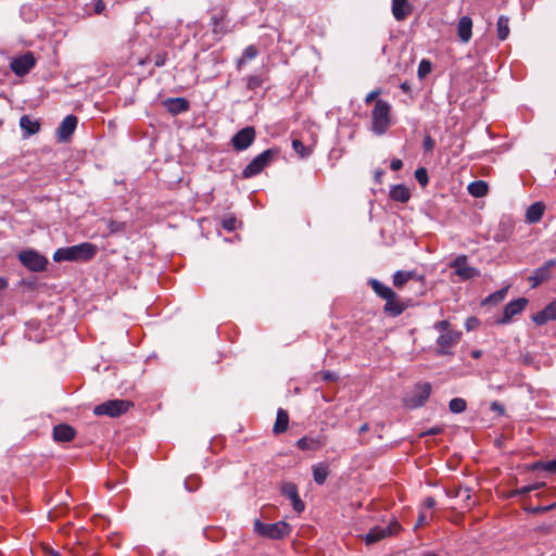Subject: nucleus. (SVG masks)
I'll list each match as a JSON object with an SVG mask.
<instances>
[{
  "instance_id": "f257e3e1",
  "label": "nucleus",
  "mask_w": 556,
  "mask_h": 556,
  "mask_svg": "<svg viewBox=\"0 0 556 556\" xmlns=\"http://www.w3.org/2000/svg\"><path fill=\"white\" fill-rule=\"evenodd\" d=\"M98 252L96 244L83 242L76 245L59 248L53 253V261L60 262H88L92 260Z\"/></svg>"
},
{
  "instance_id": "f03ea898",
  "label": "nucleus",
  "mask_w": 556,
  "mask_h": 556,
  "mask_svg": "<svg viewBox=\"0 0 556 556\" xmlns=\"http://www.w3.org/2000/svg\"><path fill=\"white\" fill-rule=\"evenodd\" d=\"M391 105L384 100H377L371 111V130L381 136L391 126Z\"/></svg>"
},
{
  "instance_id": "7ed1b4c3",
  "label": "nucleus",
  "mask_w": 556,
  "mask_h": 556,
  "mask_svg": "<svg viewBox=\"0 0 556 556\" xmlns=\"http://www.w3.org/2000/svg\"><path fill=\"white\" fill-rule=\"evenodd\" d=\"M254 532L260 536L268 538L271 540H281L287 538L291 532V527L285 521L275 523H265L258 519L254 521Z\"/></svg>"
},
{
  "instance_id": "20e7f679",
  "label": "nucleus",
  "mask_w": 556,
  "mask_h": 556,
  "mask_svg": "<svg viewBox=\"0 0 556 556\" xmlns=\"http://www.w3.org/2000/svg\"><path fill=\"white\" fill-rule=\"evenodd\" d=\"M18 261L29 271L41 273L47 269L48 258L34 249L22 250L17 254Z\"/></svg>"
},
{
  "instance_id": "39448f33",
  "label": "nucleus",
  "mask_w": 556,
  "mask_h": 556,
  "mask_svg": "<svg viewBox=\"0 0 556 556\" xmlns=\"http://www.w3.org/2000/svg\"><path fill=\"white\" fill-rule=\"evenodd\" d=\"M431 391L432 387L429 382L416 383L414 389L403 399L405 407L409 409L422 407L428 401Z\"/></svg>"
},
{
  "instance_id": "423d86ee",
  "label": "nucleus",
  "mask_w": 556,
  "mask_h": 556,
  "mask_svg": "<svg viewBox=\"0 0 556 556\" xmlns=\"http://www.w3.org/2000/svg\"><path fill=\"white\" fill-rule=\"evenodd\" d=\"M130 405V402L125 400H109L97 405L93 409V414L97 416H109L114 418L125 414Z\"/></svg>"
},
{
  "instance_id": "0eeeda50",
  "label": "nucleus",
  "mask_w": 556,
  "mask_h": 556,
  "mask_svg": "<svg viewBox=\"0 0 556 556\" xmlns=\"http://www.w3.org/2000/svg\"><path fill=\"white\" fill-rule=\"evenodd\" d=\"M462 339V331H445V333H441L437 339L435 354L438 356L452 355L453 352L451 349L458 344Z\"/></svg>"
},
{
  "instance_id": "6e6552de",
  "label": "nucleus",
  "mask_w": 556,
  "mask_h": 556,
  "mask_svg": "<svg viewBox=\"0 0 556 556\" xmlns=\"http://www.w3.org/2000/svg\"><path fill=\"white\" fill-rule=\"evenodd\" d=\"M277 149H268L262 152L252 160L242 174H260L277 157Z\"/></svg>"
},
{
  "instance_id": "1a4fd4ad",
  "label": "nucleus",
  "mask_w": 556,
  "mask_h": 556,
  "mask_svg": "<svg viewBox=\"0 0 556 556\" xmlns=\"http://www.w3.org/2000/svg\"><path fill=\"white\" fill-rule=\"evenodd\" d=\"M400 528L401 526L397 521L391 522L386 527L376 526L365 534V542L367 545L377 543L380 540L399 532Z\"/></svg>"
},
{
  "instance_id": "9d476101",
  "label": "nucleus",
  "mask_w": 556,
  "mask_h": 556,
  "mask_svg": "<svg viewBox=\"0 0 556 556\" xmlns=\"http://www.w3.org/2000/svg\"><path fill=\"white\" fill-rule=\"evenodd\" d=\"M254 127L248 126L239 130L231 138V143L235 150L243 151L247 150L255 140Z\"/></svg>"
},
{
  "instance_id": "9b49d317",
  "label": "nucleus",
  "mask_w": 556,
  "mask_h": 556,
  "mask_svg": "<svg viewBox=\"0 0 556 556\" xmlns=\"http://www.w3.org/2000/svg\"><path fill=\"white\" fill-rule=\"evenodd\" d=\"M36 59L31 52H26L18 58H14L10 67L12 72L17 76H24L30 72V70L35 66Z\"/></svg>"
},
{
  "instance_id": "f8f14e48",
  "label": "nucleus",
  "mask_w": 556,
  "mask_h": 556,
  "mask_svg": "<svg viewBox=\"0 0 556 556\" xmlns=\"http://www.w3.org/2000/svg\"><path fill=\"white\" fill-rule=\"evenodd\" d=\"M556 266L555 260H548L542 266L535 268L528 280L531 283V288H536L542 282L547 281L552 275L551 270Z\"/></svg>"
},
{
  "instance_id": "ddd939ff",
  "label": "nucleus",
  "mask_w": 556,
  "mask_h": 556,
  "mask_svg": "<svg viewBox=\"0 0 556 556\" xmlns=\"http://www.w3.org/2000/svg\"><path fill=\"white\" fill-rule=\"evenodd\" d=\"M527 304L528 300L526 298H519L517 300L510 301L504 307L500 324L509 323L514 316L520 314L525 309Z\"/></svg>"
},
{
  "instance_id": "4468645a",
  "label": "nucleus",
  "mask_w": 556,
  "mask_h": 556,
  "mask_svg": "<svg viewBox=\"0 0 556 556\" xmlns=\"http://www.w3.org/2000/svg\"><path fill=\"white\" fill-rule=\"evenodd\" d=\"M78 119L75 115H67L56 129L59 141H67L77 127Z\"/></svg>"
},
{
  "instance_id": "2eb2a0df",
  "label": "nucleus",
  "mask_w": 556,
  "mask_h": 556,
  "mask_svg": "<svg viewBox=\"0 0 556 556\" xmlns=\"http://www.w3.org/2000/svg\"><path fill=\"white\" fill-rule=\"evenodd\" d=\"M281 493L291 500L292 507L296 513H302L305 509V504L300 498L298 488L294 483H285L281 488Z\"/></svg>"
},
{
  "instance_id": "dca6fc26",
  "label": "nucleus",
  "mask_w": 556,
  "mask_h": 556,
  "mask_svg": "<svg viewBox=\"0 0 556 556\" xmlns=\"http://www.w3.org/2000/svg\"><path fill=\"white\" fill-rule=\"evenodd\" d=\"M326 437L324 435H305L298 440L296 446L302 451H317L326 445Z\"/></svg>"
},
{
  "instance_id": "f3484780",
  "label": "nucleus",
  "mask_w": 556,
  "mask_h": 556,
  "mask_svg": "<svg viewBox=\"0 0 556 556\" xmlns=\"http://www.w3.org/2000/svg\"><path fill=\"white\" fill-rule=\"evenodd\" d=\"M538 326H543L549 320H556V300L548 303L542 311L532 316Z\"/></svg>"
},
{
  "instance_id": "a211bd4d",
  "label": "nucleus",
  "mask_w": 556,
  "mask_h": 556,
  "mask_svg": "<svg viewBox=\"0 0 556 556\" xmlns=\"http://www.w3.org/2000/svg\"><path fill=\"white\" fill-rule=\"evenodd\" d=\"M20 127L23 131V137L28 138L39 132L40 123L38 119H33L28 115H23L20 118Z\"/></svg>"
},
{
  "instance_id": "6ab92c4d",
  "label": "nucleus",
  "mask_w": 556,
  "mask_h": 556,
  "mask_svg": "<svg viewBox=\"0 0 556 556\" xmlns=\"http://www.w3.org/2000/svg\"><path fill=\"white\" fill-rule=\"evenodd\" d=\"M410 13L408 0H392V14L396 21H404Z\"/></svg>"
},
{
  "instance_id": "aec40b11",
  "label": "nucleus",
  "mask_w": 556,
  "mask_h": 556,
  "mask_svg": "<svg viewBox=\"0 0 556 556\" xmlns=\"http://www.w3.org/2000/svg\"><path fill=\"white\" fill-rule=\"evenodd\" d=\"M166 110L176 115L189 110V102L185 98H170L163 102Z\"/></svg>"
},
{
  "instance_id": "412c9836",
  "label": "nucleus",
  "mask_w": 556,
  "mask_h": 556,
  "mask_svg": "<svg viewBox=\"0 0 556 556\" xmlns=\"http://www.w3.org/2000/svg\"><path fill=\"white\" fill-rule=\"evenodd\" d=\"M457 35L463 42H468L472 36V20L462 16L457 23Z\"/></svg>"
},
{
  "instance_id": "4be33fe9",
  "label": "nucleus",
  "mask_w": 556,
  "mask_h": 556,
  "mask_svg": "<svg viewBox=\"0 0 556 556\" xmlns=\"http://www.w3.org/2000/svg\"><path fill=\"white\" fill-rule=\"evenodd\" d=\"M75 437V430L73 427L61 424L53 428V439L59 442H70Z\"/></svg>"
},
{
  "instance_id": "5701e85b",
  "label": "nucleus",
  "mask_w": 556,
  "mask_h": 556,
  "mask_svg": "<svg viewBox=\"0 0 556 556\" xmlns=\"http://www.w3.org/2000/svg\"><path fill=\"white\" fill-rule=\"evenodd\" d=\"M369 285L375 293L383 300H392L396 298V293L388 286L377 279H370Z\"/></svg>"
},
{
  "instance_id": "b1692460",
  "label": "nucleus",
  "mask_w": 556,
  "mask_h": 556,
  "mask_svg": "<svg viewBox=\"0 0 556 556\" xmlns=\"http://www.w3.org/2000/svg\"><path fill=\"white\" fill-rule=\"evenodd\" d=\"M545 206L541 202L531 204L526 212V220L530 224H534L541 220Z\"/></svg>"
},
{
  "instance_id": "393cba45",
  "label": "nucleus",
  "mask_w": 556,
  "mask_h": 556,
  "mask_svg": "<svg viewBox=\"0 0 556 556\" xmlns=\"http://www.w3.org/2000/svg\"><path fill=\"white\" fill-rule=\"evenodd\" d=\"M389 195L393 201L405 203L410 198V191L404 185H394L391 187Z\"/></svg>"
},
{
  "instance_id": "a878e982",
  "label": "nucleus",
  "mask_w": 556,
  "mask_h": 556,
  "mask_svg": "<svg viewBox=\"0 0 556 556\" xmlns=\"http://www.w3.org/2000/svg\"><path fill=\"white\" fill-rule=\"evenodd\" d=\"M289 425V415L288 412L279 408L277 412L276 421L274 424L273 432L275 434H280L287 431Z\"/></svg>"
},
{
  "instance_id": "bb28decb",
  "label": "nucleus",
  "mask_w": 556,
  "mask_h": 556,
  "mask_svg": "<svg viewBox=\"0 0 556 556\" xmlns=\"http://www.w3.org/2000/svg\"><path fill=\"white\" fill-rule=\"evenodd\" d=\"M313 477L317 484L323 485L328 476H329V467L325 463H319L313 466Z\"/></svg>"
},
{
  "instance_id": "cd10ccee",
  "label": "nucleus",
  "mask_w": 556,
  "mask_h": 556,
  "mask_svg": "<svg viewBox=\"0 0 556 556\" xmlns=\"http://www.w3.org/2000/svg\"><path fill=\"white\" fill-rule=\"evenodd\" d=\"M405 311V305L397 301V296L392 300H386L384 312L392 316H400Z\"/></svg>"
},
{
  "instance_id": "c85d7f7f",
  "label": "nucleus",
  "mask_w": 556,
  "mask_h": 556,
  "mask_svg": "<svg viewBox=\"0 0 556 556\" xmlns=\"http://www.w3.org/2000/svg\"><path fill=\"white\" fill-rule=\"evenodd\" d=\"M468 192L475 198H481L486 195L489 191V185L483 180H477L468 185Z\"/></svg>"
},
{
  "instance_id": "c756f323",
  "label": "nucleus",
  "mask_w": 556,
  "mask_h": 556,
  "mask_svg": "<svg viewBox=\"0 0 556 556\" xmlns=\"http://www.w3.org/2000/svg\"><path fill=\"white\" fill-rule=\"evenodd\" d=\"M509 18L507 16L501 15L497 20V38L500 40H505L509 35Z\"/></svg>"
},
{
  "instance_id": "7c9ffc66",
  "label": "nucleus",
  "mask_w": 556,
  "mask_h": 556,
  "mask_svg": "<svg viewBox=\"0 0 556 556\" xmlns=\"http://www.w3.org/2000/svg\"><path fill=\"white\" fill-rule=\"evenodd\" d=\"M414 276V271L397 270L393 275V285L396 288H402Z\"/></svg>"
},
{
  "instance_id": "2f4dec72",
  "label": "nucleus",
  "mask_w": 556,
  "mask_h": 556,
  "mask_svg": "<svg viewBox=\"0 0 556 556\" xmlns=\"http://www.w3.org/2000/svg\"><path fill=\"white\" fill-rule=\"evenodd\" d=\"M462 280H469V279H472L475 277H478L480 275V271L472 267V266H469L468 264L462 268H457V271L455 273Z\"/></svg>"
},
{
  "instance_id": "473e14b6",
  "label": "nucleus",
  "mask_w": 556,
  "mask_h": 556,
  "mask_svg": "<svg viewBox=\"0 0 556 556\" xmlns=\"http://www.w3.org/2000/svg\"><path fill=\"white\" fill-rule=\"evenodd\" d=\"M257 49L254 46H249L244 49L242 56L237 61V67L240 70L248 61L257 56Z\"/></svg>"
},
{
  "instance_id": "72a5a7b5",
  "label": "nucleus",
  "mask_w": 556,
  "mask_h": 556,
  "mask_svg": "<svg viewBox=\"0 0 556 556\" xmlns=\"http://www.w3.org/2000/svg\"><path fill=\"white\" fill-rule=\"evenodd\" d=\"M544 485H545L544 482H536V483H533V484L525 485V486H521L519 489L514 490L510 493V496L527 495V494H529L532 491H536V490L543 488Z\"/></svg>"
},
{
  "instance_id": "f704fd0d",
  "label": "nucleus",
  "mask_w": 556,
  "mask_h": 556,
  "mask_svg": "<svg viewBox=\"0 0 556 556\" xmlns=\"http://www.w3.org/2000/svg\"><path fill=\"white\" fill-rule=\"evenodd\" d=\"M448 408L454 414H460L466 410L467 403L462 397H454L450 401Z\"/></svg>"
},
{
  "instance_id": "c9c22d12",
  "label": "nucleus",
  "mask_w": 556,
  "mask_h": 556,
  "mask_svg": "<svg viewBox=\"0 0 556 556\" xmlns=\"http://www.w3.org/2000/svg\"><path fill=\"white\" fill-rule=\"evenodd\" d=\"M292 148L294 152L300 155L301 157L308 156L311 154V149L300 140V139H293L292 140Z\"/></svg>"
},
{
  "instance_id": "e433bc0d",
  "label": "nucleus",
  "mask_w": 556,
  "mask_h": 556,
  "mask_svg": "<svg viewBox=\"0 0 556 556\" xmlns=\"http://www.w3.org/2000/svg\"><path fill=\"white\" fill-rule=\"evenodd\" d=\"M507 291H508V287H505V288H503V289H501V290L490 294L485 299L484 302L485 303H494V304L500 303V302H502L505 299V296L507 294Z\"/></svg>"
},
{
  "instance_id": "4c0bfd02",
  "label": "nucleus",
  "mask_w": 556,
  "mask_h": 556,
  "mask_svg": "<svg viewBox=\"0 0 556 556\" xmlns=\"http://www.w3.org/2000/svg\"><path fill=\"white\" fill-rule=\"evenodd\" d=\"M555 507H556V503H553V504L546 505V506L525 507V510L532 515H540V514L547 513V511L554 509Z\"/></svg>"
},
{
  "instance_id": "58836bf2",
  "label": "nucleus",
  "mask_w": 556,
  "mask_h": 556,
  "mask_svg": "<svg viewBox=\"0 0 556 556\" xmlns=\"http://www.w3.org/2000/svg\"><path fill=\"white\" fill-rule=\"evenodd\" d=\"M432 70V64L429 60L422 59L418 65V77L422 79L426 77Z\"/></svg>"
},
{
  "instance_id": "ea45409f",
  "label": "nucleus",
  "mask_w": 556,
  "mask_h": 556,
  "mask_svg": "<svg viewBox=\"0 0 556 556\" xmlns=\"http://www.w3.org/2000/svg\"><path fill=\"white\" fill-rule=\"evenodd\" d=\"M106 226H108L110 233H116V232L123 231L125 229V223L113 220V219H108Z\"/></svg>"
},
{
  "instance_id": "a19ab883",
  "label": "nucleus",
  "mask_w": 556,
  "mask_h": 556,
  "mask_svg": "<svg viewBox=\"0 0 556 556\" xmlns=\"http://www.w3.org/2000/svg\"><path fill=\"white\" fill-rule=\"evenodd\" d=\"M433 329L440 332V334L445 333V331H454L451 328V323L446 319L434 323Z\"/></svg>"
},
{
  "instance_id": "79ce46f5",
  "label": "nucleus",
  "mask_w": 556,
  "mask_h": 556,
  "mask_svg": "<svg viewBox=\"0 0 556 556\" xmlns=\"http://www.w3.org/2000/svg\"><path fill=\"white\" fill-rule=\"evenodd\" d=\"M222 225L224 229L233 231L236 229L237 218L235 216H227L222 220Z\"/></svg>"
},
{
  "instance_id": "37998d69",
  "label": "nucleus",
  "mask_w": 556,
  "mask_h": 556,
  "mask_svg": "<svg viewBox=\"0 0 556 556\" xmlns=\"http://www.w3.org/2000/svg\"><path fill=\"white\" fill-rule=\"evenodd\" d=\"M200 480L198 477H189L185 480V486L190 492L198 490Z\"/></svg>"
},
{
  "instance_id": "c03bdc74",
  "label": "nucleus",
  "mask_w": 556,
  "mask_h": 556,
  "mask_svg": "<svg viewBox=\"0 0 556 556\" xmlns=\"http://www.w3.org/2000/svg\"><path fill=\"white\" fill-rule=\"evenodd\" d=\"M263 80L260 76L253 75L248 78L247 87L250 90H254L262 85Z\"/></svg>"
},
{
  "instance_id": "a18cd8bd",
  "label": "nucleus",
  "mask_w": 556,
  "mask_h": 556,
  "mask_svg": "<svg viewBox=\"0 0 556 556\" xmlns=\"http://www.w3.org/2000/svg\"><path fill=\"white\" fill-rule=\"evenodd\" d=\"M318 375L320 379L325 382L336 381L339 378V376L336 372L330 370H323Z\"/></svg>"
},
{
  "instance_id": "49530a36",
  "label": "nucleus",
  "mask_w": 556,
  "mask_h": 556,
  "mask_svg": "<svg viewBox=\"0 0 556 556\" xmlns=\"http://www.w3.org/2000/svg\"><path fill=\"white\" fill-rule=\"evenodd\" d=\"M467 265V256L466 255H458L451 264L450 266L455 269V273L457 271V268H462Z\"/></svg>"
},
{
  "instance_id": "de8ad7c7",
  "label": "nucleus",
  "mask_w": 556,
  "mask_h": 556,
  "mask_svg": "<svg viewBox=\"0 0 556 556\" xmlns=\"http://www.w3.org/2000/svg\"><path fill=\"white\" fill-rule=\"evenodd\" d=\"M443 431H444V428L442 426L431 427L428 430L421 432L419 434V438H424L426 435H438V434L443 433Z\"/></svg>"
},
{
  "instance_id": "09e8293b",
  "label": "nucleus",
  "mask_w": 556,
  "mask_h": 556,
  "mask_svg": "<svg viewBox=\"0 0 556 556\" xmlns=\"http://www.w3.org/2000/svg\"><path fill=\"white\" fill-rule=\"evenodd\" d=\"M434 144H435V142L430 136H426L424 138L422 146H424V149L426 152H431L434 148Z\"/></svg>"
},
{
  "instance_id": "8fccbe9b",
  "label": "nucleus",
  "mask_w": 556,
  "mask_h": 556,
  "mask_svg": "<svg viewBox=\"0 0 556 556\" xmlns=\"http://www.w3.org/2000/svg\"><path fill=\"white\" fill-rule=\"evenodd\" d=\"M479 325L477 317H469L466 320L465 327L468 331L473 330Z\"/></svg>"
},
{
  "instance_id": "3c124183",
  "label": "nucleus",
  "mask_w": 556,
  "mask_h": 556,
  "mask_svg": "<svg viewBox=\"0 0 556 556\" xmlns=\"http://www.w3.org/2000/svg\"><path fill=\"white\" fill-rule=\"evenodd\" d=\"M403 167V162L400 159H393L390 162V170L392 172H399Z\"/></svg>"
},
{
  "instance_id": "603ef678",
  "label": "nucleus",
  "mask_w": 556,
  "mask_h": 556,
  "mask_svg": "<svg viewBox=\"0 0 556 556\" xmlns=\"http://www.w3.org/2000/svg\"><path fill=\"white\" fill-rule=\"evenodd\" d=\"M490 408H491V410L496 412L500 415L505 414V407L497 401L492 402Z\"/></svg>"
},
{
  "instance_id": "864d4df0",
  "label": "nucleus",
  "mask_w": 556,
  "mask_h": 556,
  "mask_svg": "<svg viewBox=\"0 0 556 556\" xmlns=\"http://www.w3.org/2000/svg\"><path fill=\"white\" fill-rule=\"evenodd\" d=\"M543 470L548 471L551 473H555L556 472V459L544 463Z\"/></svg>"
},
{
  "instance_id": "5fc2aeb1",
  "label": "nucleus",
  "mask_w": 556,
  "mask_h": 556,
  "mask_svg": "<svg viewBox=\"0 0 556 556\" xmlns=\"http://www.w3.org/2000/svg\"><path fill=\"white\" fill-rule=\"evenodd\" d=\"M521 358H522V363H523L525 365H529V366H530V365H533V364H534V356H533L532 354H530V353H526V354H523V355L521 356Z\"/></svg>"
},
{
  "instance_id": "6e6d98bb",
  "label": "nucleus",
  "mask_w": 556,
  "mask_h": 556,
  "mask_svg": "<svg viewBox=\"0 0 556 556\" xmlns=\"http://www.w3.org/2000/svg\"><path fill=\"white\" fill-rule=\"evenodd\" d=\"M380 91L379 90H374L371 92H369L366 98H365V103L366 104H369L371 103L378 96H379Z\"/></svg>"
},
{
  "instance_id": "4d7b16f0",
  "label": "nucleus",
  "mask_w": 556,
  "mask_h": 556,
  "mask_svg": "<svg viewBox=\"0 0 556 556\" xmlns=\"http://www.w3.org/2000/svg\"><path fill=\"white\" fill-rule=\"evenodd\" d=\"M437 502L432 496H428L424 501V506L427 508H433L435 506Z\"/></svg>"
},
{
  "instance_id": "13d9d810",
  "label": "nucleus",
  "mask_w": 556,
  "mask_h": 556,
  "mask_svg": "<svg viewBox=\"0 0 556 556\" xmlns=\"http://www.w3.org/2000/svg\"><path fill=\"white\" fill-rule=\"evenodd\" d=\"M419 185L425 188L429 184V176H415Z\"/></svg>"
},
{
  "instance_id": "bf43d9fd",
  "label": "nucleus",
  "mask_w": 556,
  "mask_h": 556,
  "mask_svg": "<svg viewBox=\"0 0 556 556\" xmlns=\"http://www.w3.org/2000/svg\"><path fill=\"white\" fill-rule=\"evenodd\" d=\"M105 9V4L102 1H98L94 5V11L98 14H101Z\"/></svg>"
},
{
  "instance_id": "052dcab7",
  "label": "nucleus",
  "mask_w": 556,
  "mask_h": 556,
  "mask_svg": "<svg viewBox=\"0 0 556 556\" xmlns=\"http://www.w3.org/2000/svg\"><path fill=\"white\" fill-rule=\"evenodd\" d=\"M531 469H533V470L542 469L543 470L544 462H535L534 464H532Z\"/></svg>"
},
{
  "instance_id": "680f3d73",
  "label": "nucleus",
  "mask_w": 556,
  "mask_h": 556,
  "mask_svg": "<svg viewBox=\"0 0 556 556\" xmlns=\"http://www.w3.org/2000/svg\"><path fill=\"white\" fill-rule=\"evenodd\" d=\"M369 430V425L367 422L363 424L359 429H358V432L359 433H365Z\"/></svg>"
},
{
  "instance_id": "e2e57ef3",
  "label": "nucleus",
  "mask_w": 556,
  "mask_h": 556,
  "mask_svg": "<svg viewBox=\"0 0 556 556\" xmlns=\"http://www.w3.org/2000/svg\"><path fill=\"white\" fill-rule=\"evenodd\" d=\"M400 88L404 91V92H408L410 87L408 85V83L404 81L400 85Z\"/></svg>"
},
{
  "instance_id": "0e129e2a",
  "label": "nucleus",
  "mask_w": 556,
  "mask_h": 556,
  "mask_svg": "<svg viewBox=\"0 0 556 556\" xmlns=\"http://www.w3.org/2000/svg\"><path fill=\"white\" fill-rule=\"evenodd\" d=\"M7 287H8V281L4 278L0 277V291L4 290Z\"/></svg>"
},
{
  "instance_id": "69168bd1",
  "label": "nucleus",
  "mask_w": 556,
  "mask_h": 556,
  "mask_svg": "<svg viewBox=\"0 0 556 556\" xmlns=\"http://www.w3.org/2000/svg\"><path fill=\"white\" fill-rule=\"evenodd\" d=\"M481 355H482V352H481L480 350H475V351H472V352H471V356H472L473 358H476V359H477V358H480V357H481Z\"/></svg>"
},
{
  "instance_id": "338daca9",
  "label": "nucleus",
  "mask_w": 556,
  "mask_h": 556,
  "mask_svg": "<svg viewBox=\"0 0 556 556\" xmlns=\"http://www.w3.org/2000/svg\"><path fill=\"white\" fill-rule=\"evenodd\" d=\"M426 520V517L424 514H420L419 517H418V520H417V526H420L425 522Z\"/></svg>"
},
{
  "instance_id": "774afa93",
  "label": "nucleus",
  "mask_w": 556,
  "mask_h": 556,
  "mask_svg": "<svg viewBox=\"0 0 556 556\" xmlns=\"http://www.w3.org/2000/svg\"><path fill=\"white\" fill-rule=\"evenodd\" d=\"M414 174H420V175H424V174H427V169L425 167H418Z\"/></svg>"
}]
</instances>
